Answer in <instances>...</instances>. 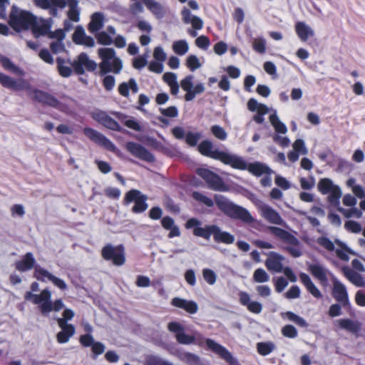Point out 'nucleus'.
Listing matches in <instances>:
<instances>
[{
    "instance_id": "nucleus-1",
    "label": "nucleus",
    "mask_w": 365,
    "mask_h": 365,
    "mask_svg": "<svg viewBox=\"0 0 365 365\" xmlns=\"http://www.w3.org/2000/svg\"><path fill=\"white\" fill-rule=\"evenodd\" d=\"M0 83L4 88L13 91H26L31 98L36 99L39 102L59 109L62 108L61 103L53 96L33 88L30 83L24 78L16 80L6 74L0 73Z\"/></svg>"
},
{
    "instance_id": "nucleus-2",
    "label": "nucleus",
    "mask_w": 365,
    "mask_h": 365,
    "mask_svg": "<svg viewBox=\"0 0 365 365\" xmlns=\"http://www.w3.org/2000/svg\"><path fill=\"white\" fill-rule=\"evenodd\" d=\"M24 298L26 300L31 301L34 304H37L40 312L45 317L48 316L51 312H59L65 306L61 299L51 301V292L48 289H44L38 294L26 292Z\"/></svg>"
},
{
    "instance_id": "nucleus-3",
    "label": "nucleus",
    "mask_w": 365,
    "mask_h": 365,
    "mask_svg": "<svg viewBox=\"0 0 365 365\" xmlns=\"http://www.w3.org/2000/svg\"><path fill=\"white\" fill-rule=\"evenodd\" d=\"M199 152L205 156L220 160L225 164L230 165L234 168H245L240 157L223 151L213 149L212 143L209 140H203L198 145Z\"/></svg>"
},
{
    "instance_id": "nucleus-4",
    "label": "nucleus",
    "mask_w": 365,
    "mask_h": 365,
    "mask_svg": "<svg viewBox=\"0 0 365 365\" xmlns=\"http://www.w3.org/2000/svg\"><path fill=\"white\" fill-rule=\"evenodd\" d=\"M215 201L218 208L231 218L240 220L246 223L255 221L247 209L234 204L222 195H216Z\"/></svg>"
},
{
    "instance_id": "nucleus-5",
    "label": "nucleus",
    "mask_w": 365,
    "mask_h": 365,
    "mask_svg": "<svg viewBox=\"0 0 365 365\" xmlns=\"http://www.w3.org/2000/svg\"><path fill=\"white\" fill-rule=\"evenodd\" d=\"M98 54L101 59L99 64L100 71L102 74L112 72L118 74L123 68V62L116 56V53L111 48H101L98 50Z\"/></svg>"
},
{
    "instance_id": "nucleus-6",
    "label": "nucleus",
    "mask_w": 365,
    "mask_h": 365,
    "mask_svg": "<svg viewBox=\"0 0 365 365\" xmlns=\"http://www.w3.org/2000/svg\"><path fill=\"white\" fill-rule=\"evenodd\" d=\"M267 230L276 239L287 245L285 247L286 250L293 257H299L302 255L300 242L292 234L285 230L274 226H269Z\"/></svg>"
},
{
    "instance_id": "nucleus-7",
    "label": "nucleus",
    "mask_w": 365,
    "mask_h": 365,
    "mask_svg": "<svg viewBox=\"0 0 365 365\" xmlns=\"http://www.w3.org/2000/svg\"><path fill=\"white\" fill-rule=\"evenodd\" d=\"M34 16L29 12L13 6L10 14L9 24L16 31L26 30L31 26Z\"/></svg>"
},
{
    "instance_id": "nucleus-8",
    "label": "nucleus",
    "mask_w": 365,
    "mask_h": 365,
    "mask_svg": "<svg viewBox=\"0 0 365 365\" xmlns=\"http://www.w3.org/2000/svg\"><path fill=\"white\" fill-rule=\"evenodd\" d=\"M103 257L106 260H111L116 266H121L125 262V250L123 245L113 246L108 245L101 251Z\"/></svg>"
},
{
    "instance_id": "nucleus-9",
    "label": "nucleus",
    "mask_w": 365,
    "mask_h": 365,
    "mask_svg": "<svg viewBox=\"0 0 365 365\" xmlns=\"http://www.w3.org/2000/svg\"><path fill=\"white\" fill-rule=\"evenodd\" d=\"M318 190L324 195H329V201L333 205H337L341 196L340 188L334 185L333 182L328 179H322L318 183Z\"/></svg>"
},
{
    "instance_id": "nucleus-10",
    "label": "nucleus",
    "mask_w": 365,
    "mask_h": 365,
    "mask_svg": "<svg viewBox=\"0 0 365 365\" xmlns=\"http://www.w3.org/2000/svg\"><path fill=\"white\" fill-rule=\"evenodd\" d=\"M255 205L259 211L261 216L268 222L282 226L286 225L279 214L269 205L265 204L261 200H257L255 202Z\"/></svg>"
},
{
    "instance_id": "nucleus-11",
    "label": "nucleus",
    "mask_w": 365,
    "mask_h": 365,
    "mask_svg": "<svg viewBox=\"0 0 365 365\" xmlns=\"http://www.w3.org/2000/svg\"><path fill=\"white\" fill-rule=\"evenodd\" d=\"M194 76L189 75L185 76L180 81V86L182 89L186 92L185 99L186 101H192L195 96L200 94L205 91V87L202 83H197L193 86Z\"/></svg>"
},
{
    "instance_id": "nucleus-12",
    "label": "nucleus",
    "mask_w": 365,
    "mask_h": 365,
    "mask_svg": "<svg viewBox=\"0 0 365 365\" xmlns=\"http://www.w3.org/2000/svg\"><path fill=\"white\" fill-rule=\"evenodd\" d=\"M72 67L76 73L81 75L86 71H93L96 70L97 64L91 60L86 53H81L73 61Z\"/></svg>"
},
{
    "instance_id": "nucleus-13",
    "label": "nucleus",
    "mask_w": 365,
    "mask_h": 365,
    "mask_svg": "<svg viewBox=\"0 0 365 365\" xmlns=\"http://www.w3.org/2000/svg\"><path fill=\"white\" fill-rule=\"evenodd\" d=\"M168 329L170 331L175 334L176 341L181 344L189 345L195 344L196 336L195 335L190 336L185 332L184 328L178 322H172L168 324Z\"/></svg>"
},
{
    "instance_id": "nucleus-14",
    "label": "nucleus",
    "mask_w": 365,
    "mask_h": 365,
    "mask_svg": "<svg viewBox=\"0 0 365 365\" xmlns=\"http://www.w3.org/2000/svg\"><path fill=\"white\" fill-rule=\"evenodd\" d=\"M34 276L36 279L43 282H51L60 289L65 290L67 289V285L63 279L54 276L52 273L39 266L35 267Z\"/></svg>"
},
{
    "instance_id": "nucleus-15",
    "label": "nucleus",
    "mask_w": 365,
    "mask_h": 365,
    "mask_svg": "<svg viewBox=\"0 0 365 365\" xmlns=\"http://www.w3.org/2000/svg\"><path fill=\"white\" fill-rule=\"evenodd\" d=\"M197 173L207 182L211 189L217 191L227 190L221 178L214 173L203 168L198 169Z\"/></svg>"
},
{
    "instance_id": "nucleus-16",
    "label": "nucleus",
    "mask_w": 365,
    "mask_h": 365,
    "mask_svg": "<svg viewBox=\"0 0 365 365\" xmlns=\"http://www.w3.org/2000/svg\"><path fill=\"white\" fill-rule=\"evenodd\" d=\"M206 344L210 350L219 355L230 365H238L237 360L225 347L210 339H206Z\"/></svg>"
},
{
    "instance_id": "nucleus-17",
    "label": "nucleus",
    "mask_w": 365,
    "mask_h": 365,
    "mask_svg": "<svg viewBox=\"0 0 365 365\" xmlns=\"http://www.w3.org/2000/svg\"><path fill=\"white\" fill-rule=\"evenodd\" d=\"M83 133L86 136H87L90 140L93 141L96 143H98L108 150L114 152L115 150V146L114 144L108 140L106 136H104L101 133L97 130L91 128H85L83 129Z\"/></svg>"
},
{
    "instance_id": "nucleus-18",
    "label": "nucleus",
    "mask_w": 365,
    "mask_h": 365,
    "mask_svg": "<svg viewBox=\"0 0 365 365\" xmlns=\"http://www.w3.org/2000/svg\"><path fill=\"white\" fill-rule=\"evenodd\" d=\"M146 199V197L141 195L140 192L137 190L129 191L125 197V200L127 202H135V205L133 207V211L134 212H142L147 209L148 205L145 203Z\"/></svg>"
},
{
    "instance_id": "nucleus-19",
    "label": "nucleus",
    "mask_w": 365,
    "mask_h": 365,
    "mask_svg": "<svg viewBox=\"0 0 365 365\" xmlns=\"http://www.w3.org/2000/svg\"><path fill=\"white\" fill-rule=\"evenodd\" d=\"M91 117L108 129L113 130H119L120 129L119 124L104 110H95L91 113Z\"/></svg>"
},
{
    "instance_id": "nucleus-20",
    "label": "nucleus",
    "mask_w": 365,
    "mask_h": 365,
    "mask_svg": "<svg viewBox=\"0 0 365 365\" xmlns=\"http://www.w3.org/2000/svg\"><path fill=\"white\" fill-rule=\"evenodd\" d=\"M332 284L334 298L343 306L348 305L349 302L346 287L334 277H332Z\"/></svg>"
},
{
    "instance_id": "nucleus-21",
    "label": "nucleus",
    "mask_w": 365,
    "mask_h": 365,
    "mask_svg": "<svg viewBox=\"0 0 365 365\" xmlns=\"http://www.w3.org/2000/svg\"><path fill=\"white\" fill-rule=\"evenodd\" d=\"M36 6L49 11V14L52 16H56L57 9H63L66 7V0H34Z\"/></svg>"
},
{
    "instance_id": "nucleus-22",
    "label": "nucleus",
    "mask_w": 365,
    "mask_h": 365,
    "mask_svg": "<svg viewBox=\"0 0 365 365\" xmlns=\"http://www.w3.org/2000/svg\"><path fill=\"white\" fill-rule=\"evenodd\" d=\"M240 159L245 164V168H238L239 170H247L252 174L256 176H261L262 175H271L273 171L272 169L264 163L255 162L253 163L247 164V163L240 157Z\"/></svg>"
},
{
    "instance_id": "nucleus-23",
    "label": "nucleus",
    "mask_w": 365,
    "mask_h": 365,
    "mask_svg": "<svg viewBox=\"0 0 365 365\" xmlns=\"http://www.w3.org/2000/svg\"><path fill=\"white\" fill-rule=\"evenodd\" d=\"M126 149L134 156L148 161V162H152L154 160L153 155L147 150L142 145L135 143H128L126 144Z\"/></svg>"
},
{
    "instance_id": "nucleus-24",
    "label": "nucleus",
    "mask_w": 365,
    "mask_h": 365,
    "mask_svg": "<svg viewBox=\"0 0 365 365\" xmlns=\"http://www.w3.org/2000/svg\"><path fill=\"white\" fill-rule=\"evenodd\" d=\"M308 270L311 274L321 282L322 284H327L328 277H333L329 269L319 263L310 264L308 265Z\"/></svg>"
},
{
    "instance_id": "nucleus-25",
    "label": "nucleus",
    "mask_w": 365,
    "mask_h": 365,
    "mask_svg": "<svg viewBox=\"0 0 365 365\" xmlns=\"http://www.w3.org/2000/svg\"><path fill=\"white\" fill-rule=\"evenodd\" d=\"M284 259V257L282 255L272 252L268 255V257L265 261V266L269 271L281 272L283 269L282 262Z\"/></svg>"
},
{
    "instance_id": "nucleus-26",
    "label": "nucleus",
    "mask_w": 365,
    "mask_h": 365,
    "mask_svg": "<svg viewBox=\"0 0 365 365\" xmlns=\"http://www.w3.org/2000/svg\"><path fill=\"white\" fill-rule=\"evenodd\" d=\"M51 21L49 19H36L34 16L31 26L34 34L36 37L48 34L51 28Z\"/></svg>"
},
{
    "instance_id": "nucleus-27",
    "label": "nucleus",
    "mask_w": 365,
    "mask_h": 365,
    "mask_svg": "<svg viewBox=\"0 0 365 365\" xmlns=\"http://www.w3.org/2000/svg\"><path fill=\"white\" fill-rule=\"evenodd\" d=\"M294 29L299 39L304 42L315 35L313 28L304 21L297 22Z\"/></svg>"
},
{
    "instance_id": "nucleus-28",
    "label": "nucleus",
    "mask_w": 365,
    "mask_h": 365,
    "mask_svg": "<svg viewBox=\"0 0 365 365\" xmlns=\"http://www.w3.org/2000/svg\"><path fill=\"white\" fill-rule=\"evenodd\" d=\"M58 327L61 329L56 335L57 341L60 344H64L69 341L70 338L75 334V327L71 324H64L61 322L58 324Z\"/></svg>"
},
{
    "instance_id": "nucleus-29",
    "label": "nucleus",
    "mask_w": 365,
    "mask_h": 365,
    "mask_svg": "<svg viewBox=\"0 0 365 365\" xmlns=\"http://www.w3.org/2000/svg\"><path fill=\"white\" fill-rule=\"evenodd\" d=\"M171 304L176 307L185 310L190 314H195L198 310L197 303L193 301H189L179 297L173 298Z\"/></svg>"
},
{
    "instance_id": "nucleus-30",
    "label": "nucleus",
    "mask_w": 365,
    "mask_h": 365,
    "mask_svg": "<svg viewBox=\"0 0 365 365\" xmlns=\"http://www.w3.org/2000/svg\"><path fill=\"white\" fill-rule=\"evenodd\" d=\"M73 40L77 44L84 45L88 47H93L95 46L94 39L87 36L84 30L81 27H78L76 29L73 35Z\"/></svg>"
},
{
    "instance_id": "nucleus-31",
    "label": "nucleus",
    "mask_w": 365,
    "mask_h": 365,
    "mask_svg": "<svg viewBox=\"0 0 365 365\" xmlns=\"http://www.w3.org/2000/svg\"><path fill=\"white\" fill-rule=\"evenodd\" d=\"M181 14L182 21L185 24H190L192 28L195 30H200L202 28V20L198 16L192 15L187 8H183L181 11Z\"/></svg>"
},
{
    "instance_id": "nucleus-32",
    "label": "nucleus",
    "mask_w": 365,
    "mask_h": 365,
    "mask_svg": "<svg viewBox=\"0 0 365 365\" xmlns=\"http://www.w3.org/2000/svg\"><path fill=\"white\" fill-rule=\"evenodd\" d=\"M36 260L31 252L26 253L21 259L17 261L15 264L16 269L24 272L31 269L34 267Z\"/></svg>"
},
{
    "instance_id": "nucleus-33",
    "label": "nucleus",
    "mask_w": 365,
    "mask_h": 365,
    "mask_svg": "<svg viewBox=\"0 0 365 365\" xmlns=\"http://www.w3.org/2000/svg\"><path fill=\"white\" fill-rule=\"evenodd\" d=\"M57 70L61 76L63 78L69 77L73 73L72 62L62 58L56 59Z\"/></svg>"
},
{
    "instance_id": "nucleus-34",
    "label": "nucleus",
    "mask_w": 365,
    "mask_h": 365,
    "mask_svg": "<svg viewBox=\"0 0 365 365\" xmlns=\"http://www.w3.org/2000/svg\"><path fill=\"white\" fill-rule=\"evenodd\" d=\"M146 7L155 15L157 18L161 19L165 14V9L158 2L155 0H140Z\"/></svg>"
},
{
    "instance_id": "nucleus-35",
    "label": "nucleus",
    "mask_w": 365,
    "mask_h": 365,
    "mask_svg": "<svg viewBox=\"0 0 365 365\" xmlns=\"http://www.w3.org/2000/svg\"><path fill=\"white\" fill-rule=\"evenodd\" d=\"M342 272L344 276L354 285L357 287H364L365 285V282L361 275L349 267H343Z\"/></svg>"
},
{
    "instance_id": "nucleus-36",
    "label": "nucleus",
    "mask_w": 365,
    "mask_h": 365,
    "mask_svg": "<svg viewBox=\"0 0 365 365\" xmlns=\"http://www.w3.org/2000/svg\"><path fill=\"white\" fill-rule=\"evenodd\" d=\"M338 326L351 333H356L361 329V324L357 321L349 319H341L336 321Z\"/></svg>"
},
{
    "instance_id": "nucleus-37",
    "label": "nucleus",
    "mask_w": 365,
    "mask_h": 365,
    "mask_svg": "<svg viewBox=\"0 0 365 365\" xmlns=\"http://www.w3.org/2000/svg\"><path fill=\"white\" fill-rule=\"evenodd\" d=\"M212 229V235L215 241L221 242L225 244H232L235 237L231 234L222 231L217 226L215 225Z\"/></svg>"
},
{
    "instance_id": "nucleus-38",
    "label": "nucleus",
    "mask_w": 365,
    "mask_h": 365,
    "mask_svg": "<svg viewBox=\"0 0 365 365\" xmlns=\"http://www.w3.org/2000/svg\"><path fill=\"white\" fill-rule=\"evenodd\" d=\"M129 90L133 93L138 91V84L133 78H130L128 82L120 83L118 86L119 93L124 97L128 98L129 96Z\"/></svg>"
},
{
    "instance_id": "nucleus-39",
    "label": "nucleus",
    "mask_w": 365,
    "mask_h": 365,
    "mask_svg": "<svg viewBox=\"0 0 365 365\" xmlns=\"http://www.w3.org/2000/svg\"><path fill=\"white\" fill-rule=\"evenodd\" d=\"M300 279L304 285L306 287L307 290L316 298L322 297V294L318 288L314 285V284L311 280L310 277L304 273H301L299 274Z\"/></svg>"
},
{
    "instance_id": "nucleus-40",
    "label": "nucleus",
    "mask_w": 365,
    "mask_h": 365,
    "mask_svg": "<svg viewBox=\"0 0 365 365\" xmlns=\"http://www.w3.org/2000/svg\"><path fill=\"white\" fill-rule=\"evenodd\" d=\"M163 81L169 86L171 94L175 96L179 92V84L177 81V76L174 73L168 72L163 76Z\"/></svg>"
},
{
    "instance_id": "nucleus-41",
    "label": "nucleus",
    "mask_w": 365,
    "mask_h": 365,
    "mask_svg": "<svg viewBox=\"0 0 365 365\" xmlns=\"http://www.w3.org/2000/svg\"><path fill=\"white\" fill-rule=\"evenodd\" d=\"M66 5L68 4L69 10L68 11V18L73 21H78L79 20V10L78 8V0H67L66 1Z\"/></svg>"
},
{
    "instance_id": "nucleus-42",
    "label": "nucleus",
    "mask_w": 365,
    "mask_h": 365,
    "mask_svg": "<svg viewBox=\"0 0 365 365\" xmlns=\"http://www.w3.org/2000/svg\"><path fill=\"white\" fill-rule=\"evenodd\" d=\"M0 62L5 69L16 75L24 76L25 72L18 66H15L8 58L0 56Z\"/></svg>"
},
{
    "instance_id": "nucleus-43",
    "label": "nucleus",
    "mask_w": 365,
    "mask_h": 365,
    "mask_svg": "<svg viewBox=\"0 0 365 365\" xmlns=\"http://www.w3.org/2000/svg\"><path fill=\"white\" fill-rule=\"evenodd\" d=\"M269 121L277 133L285 134L287 132V128L286 125L282 122H281V120H279V117L277 115L276 111H274L272 114L270 115Z\"/></svg>"
},
{
    "instance_id": "nucleus-44",
    "label": "nucleus",
    "mask_w": 365,
    "mask_h": 365,
    "mask_svg": "<svg viewBox=\"0 0 365 365\" xmlns=\"http://www.w3.org/2000/svg\"><path fill=\"white\" fill-rule=\"evenodd\" d=\"M103 25V16L101 13H95L92 16L91 21L89 24V30L96 32L100 30Z\"/></svg>"
},
{
    "instance_id": "nucleus-45",
    "label": "nucleus",
    "mask_w": 365,
    "mask_h": 365,
    "mask_svg": "<svg viewBox=\"0 0 365 365\" xmlns=\"http://www.w3.org/2000/svg\"><path fill=\"white\" fill-rule=\"evenodd\" d=\"M112 114L115 115L119 120H122L127 127L136 131H140L141 130L140 124L135 119H126V117L123 114L117 112H113Z\"/></svg>"
},
{
    "instance_id": "nucleus-46",
    "label": "nucleus",
    "mask_w": 365,
    "mask_h": 365,
    "mask_svg": "<svg viewBox=\"0 0 365 365\" xmlns=\"http://www.w3.org/2000/svg\"><path fill=\"white\" fill-rule=\"evenodd\" d=\"M176 356L179 359L190 365L197 364L199 361V357L197 355L190 352L179 351L177 352Z\"/></svg>"
},
{
    "instance_id": "nucleus-47",
    "label": "nucleus",
    "mask_w": 365,
    "mask_h": 365,
    "mask_svg": "<svg viewBox=\"0 0 365 365\" xmlns=\"http://www.w3.org/2000/svg\"><path fill=\"white\" fill-rule=\"evenodd\" d=\"M144 365H174L172 362L155 355L145 357Z\"/></svg>"
},
{
    "instance_id": "nucleus-48",
    "label": "nucleus",
    "mask_w": 365,
    "mask_h": 365,
    "mask_svg": "<svg viewBox=\"0 0 365 365\" xmlns=\"http://www.w3.org/2000/svg\"><path fill=\"white\" fill-rule=\"evenodd\" d=\"M173 51L180 56L185 55L189 49V45L185 40H179L175 41L173 44Z\"/></svg>"
},
{
    "instance_id": "nucleus-49",
    "label": "nucleus",
    "mask_w": 365,
    "mask_h": 365,
    "mask_svg": "<svg viewBox=\"0 0 365 365\" xmlns=\"http://www.w3.org/2000/svg\"><path fill=\"white\" fill-rule=\"evenodd\" d=\"M253 281L256 283H265L269 281L270 277L262 268L257 269L253 273Z\"/></svg>"
},
{
    "instance_id": "nucleus-50",
    "label": "nucleus",
    "mask_w": 365,
    "mask_h": 365,
    "mask_svg": "<svg viewBox=\"0 0 365 365\" xmlns=\"http://www.w3.org/2000/svg\"><path fill=\"white\" fill-rule=\"evenodd\" d=\"M215 225H210L205 227H197L193 230V234L195 236L203 237L206 240H208L211 235H212V227Z\"/></svg>"
},
{
    "instance_id": "nucleus-51",
    "label": "nucleus",
    "mask_w": 365,
    "mask_h": 365,
    "mask_svg": "<svg viewBox=\"0 0 365 365\" xmlns=\"http://www.w3.org/2000/svg\"><path fill=\"white\" fill-rule=\"evenodd\" d=\"M185 65L191 71H194L202 66V63L195 55L188 56L185 61Z\"/></svg>"
},
{
    "instance_id": "nucleus-52",
    "label": "nucleus",
    "mask_w": 365,
    "mask_h": 365,
    "mask_svg": "<svg viewBox=\"0 0 365 365\" xmlns=\"http://www.w3.org/2000/svg\"><path fill=\"white\" fill-rule=\"evenodd\" d=\"M257 351L262 356H266L274 349V345L272 342H259L257 344Z\"/></svg>"
},
{
    "instance_id": "nucleus-53",
    "label": "nucleus",
    "mask_w": 365,
    "mask_h": 365,
    "mask_svg": "<svg viewBox=\"0 0 365 365\" xmlns=\"http://www.w3.org/2000/svg\"><path fill=\"white\" fill-rule=\"evenodd\" d=\"M283 315L285 316L289 321L294 322L298 326L302 327H307L308 326V324L305 319L292 312H287L286 313L283 314Z\"/></svg>"
},
{
    "instance_id": "nucleus-54",
    "label": "nucleus",
    "mask_w": 365,
    "mask_h": 365,
    "mask_svg": "<svg viewBox=\"0 0 365 365\" xmlns=\"http://www.w3.org/2000/svg\"><path fill=\"white\" fill-rule=\"evenodd\" d=\"M202 274L205 281L210 285H213L216 282L217 274L213 270L205 268L202 269Z\"/></svg>"
},
{
    "instance_id": "nucleus-55",
    "label": "nucleus",
    "mask_w": 365,
    "mask_h": 365,
    "mask_svg": "<svg viewBox=\"0 0 365 365\" xmlns=\"http://www.w3.org/2000/svg\"><path fill=\"white\" fill-rule=\"evenodd\" d=\"M253 49L259 53H264L266 50V41L263 38H256L252 41Z\"/></svg>"
},
{
    "instance_id": "nucleus-56",
    "label": "nucleus",
    "mask_w": 365,
    "mask_h": 365,
    "mask_svg": "<svg viewBox=\"0 0 365 365\" xmlns=\"http://www.w3.org/2000/svg\"><path fill=\"white\" fill-rule=\"evenodd\" d=\"M192 197L195 200H197L201 203H203L204 205H205L207 207H212L214 205V202L212 199L209 198L208 197H207L206 195H203L201 192H194L192 193Z\"/></svg>"
},
{
    "instance_id": "nucleus-57",
    "label": "nucleus",
    "mask_w": 365,
    "mask_h": 365,
    "mask_svg": "<svg viewBox=\"0 0 365 365\" xmlns=\"http://www.w3.org/2000/svg\"><path fill=\"white\" fill-rule=\"evenodd\" d=\"M294 151L297 152L299 154L307 155L308 153V150L305 146V143L303 140L297 139L296 140L292 145Z\"/></svg>"
},
{
    "instance_id": "nucleus-58",
    "label": "nucleus",
    "mask_w": 365,
    "mask_h": 365,
    "mask_svg": "<svg viewBox=\"0 0 365 365\" xmlns=\"http://www.w3.org/2000/svg\"><path fill=\"white\" fill-rule=\"evenodd\" d=\"M210 129L212 133L219 140H225L227 138V132L222 127L216 125L212 126Z\"/></svg>"
},
{
    "instance_id": "nucleus-59",
    "label": "nucleus",
    "mask_w": 365,
    "mask_h": 365,
    "mask_svg": "<svg viewBox=\"0 0 365 365\" xmlns=\"http://www.w3.org/2000/svg\"><path fill=\"white\" fill-rule=\"evenodd\" d=\"M75 316V312L71 309H65L62 313V317L56 319L57 324L63 322L64 324H68V321L71 320Z\"/></svg>"
},
{
    "instance_id": "nucleus-60",
    "label": "nucleus",
    "mask_w": 365,
    "mask_h": 365,
    "mask_svg": "<svg viewBox=\"0 0 365 365\" xmlns=\"http://www.w3.org/2000/svg\"><path fill=\"white\" fill-rule=\"evenodd\" d=\"M317 243L328 251L334 250V243L327 237H321L317 240Z\"/></svg>"
},
{
    "instance_id": "nucleus-61",
    "label": "nucleus",
    "mask_w": 365,
    "mask_h": 365,
    "mask_svg": "<svg viewBox=\"0 0 365 365\" xmlns=\"http://www.w3.org/2000/svg\"><path fill=\"white\" fill-rule=\"evenodd\" d=\"M200 138L201 134L199 133H188L185 137L186 143L190 146L196 145Z\"/></svg>"
},
{
    "instance_id": "nucleus-62",
    "label": "nucleus",
    "mask_w": 365,
    "mask_h": 365,
    "mask_svg": "<svg viewBox=\"0 0 365 365\" xmlns=\"http://www.w3.org/2000/svg\"><path fill=\"white\" fill-rule=\"evenodd\" d=\"M339 210L347 218L353 216L359 218L362 215L361 212L356 207L349 210L339 208Z\"/></svg>"
},
{
    "instance_id": "nucleus-63",
    "label": "nucleus",
    "mask_w": 365,
    "mask_h": 365,
    "mask_svg": "<svg viewBox=\"0 0 365 365\" xmlns=\"http://www.w3.org/2000/svg\"><path fill=\"white\" fill-rule=\"evenodd\" d=\"M301 187L304 190H311L315 185V180L313 177H310L308 179L305 178H301L299 179Z\"/></svg>"
},
{
    "instance_id": "nucleus-64",
    "label": "nucleus",
    "mask_w": 365,
    "mask_h": 365,
    "mask_svg": "<svg viewBox=\"0 0 365 365\" xmlns=\"http://www.w3.org/2000/svg\"><path fill=\"white\" fill-rule=\"evenodd\" d=\"M96 38L98 42L103 45H110L113 42L112 38L104 31L98 34Z\"/></svg>"
}]
</instances>
